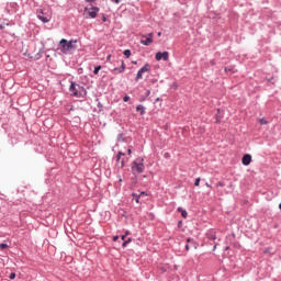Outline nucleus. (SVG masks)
I'll return each instance as SVG.
<instances>
[{"label": "nucleus", "mask_w": 281, "mask_h": 281, "mask_svg": "<svg viewBox=\"0 0 281 281\" xmlns=\"http://www.w3.org/2000/svg\"><path fill=\"white\" fill-rule=\"evenodd\" d=\"M77 43L78 40L67 41L66 38H61L59 42V52L65 55L70 54V52H76V49H78Z\"/></svg>", "instance_id": "1"}, {"label": "nucleus", "mask_w": 281, "mask_h": 281, "mask_svg": "<svg viewBox=\"0 0 281 281\" xmlns=\"http://www.w3.org/2000/svg\"><path fill=\"white\" fill-rule=\"evenodd\" d=\"M69 91L74 98H87V89L76 81H70Z\"/></svg>", "instance_id": "2"}, {"label": "nucleus", "mask_w": 281, "mask_h": 281, "mask_svg": "<svg viewBox=\"0 0 281 281\" xmlns=\"http://www.w3.org/2000/svg\"><path fill=\"white\" fill-rule=\"evenodd\" d=\"M146 170L144 165V158H137L132 162V172L133 175H142Z\"/></svg>", "instance_id": "3"}, {"label": "nucleus", "mask_w": 281, "mask_h": 281, "mask_svg": "<svg viewBox=\"0 0 281 281\" xmlns=\"http://www.w3.org/2000/svg\"><path fill=\"white\" fill-rule=\"evenodd\" d=\"M150 64H145L138 71L137 75L135 77V82H139V80H142L144 78V74L146 72H150Z\"/></svg>", "instance_id": "4"}, {"label": "nucleus", "mask_w": 281, "mask_h": 281, "mask_svg": "<svg viewBox=\"0 0 281 281\" xmlns=\"http://www.w3.org/2000/svg\"><path fill=\"white\" fill-rule=\"evenodd\" d=\"M85 12H88V16L90 19H95L98 16V12H100V8L98 7H91V8H85Z\"/></svg>", "instance_id": "5"}, {"label": "nucleus", "mask_w": 281, "mask_h": 281, "mask_svg": "<svg viewBox=\"0 0 281 281\" xmlns=\"http://www.w3.org/2000/svg\"><path fill=\"white\" fill-rule=\"evenodd\" d=\"M36 16L40 21H42V23H49L50 21L49 16H45V12L43 11V9L36 10Z\"/></svg>", "instance_id": "6"}, {"label": "nucleus", "mask_w": 281, "mask_h": 281, "mask_svg": "<svg viewBox=\"0 0 281 281\" xmlns=\"http://www.w3.org/2000/svg\"><path fill=\"white\" fill-rule=\"evenodd\" d=\"M153 36H155L154 33H148V35H143V38L140 40V45H145L148 47V45H151L153 43Z\"/></svg>", "instance_id": "7"}, {"label": "nucleus", "mask_w": 281, "mask_h": 281, "mask_svg": "<svg viewBox=\"0 0 281 281\" xmlns=\"http://www.w3.org/2000/svg\"><path fill=\"white\" fill-rule=\"evenodd\" d=\"M155 58H156V60H165V61H168L169 59H170V53H168L167 50H165V52H158V53H156V55H155Z\"/></svg>", "instance_id": "8"}, {"label": "nucleus", "mask_w": 281, "mask_h": 281, "mask_svg": "<svg viewBox=\"0 0 281 281\" xmlns=\"http://www.w3.org/2000/svg\"><path fill=\"white\" fill-rule=\"evenodd\" d=\"M205 237L207 238V240H209L210 243H214V240H216V229L210 228V229L205 233Z\"/></svg>", "instance_id": "9"}, {"label": "nucleus", "mask_w": 281, "mask_h": 281, "mask_svg": "<svg viewBox=\"0 0 281 281\" xmlns=\"http://www.w3.org/2000/svg\"><path fill=\"white\" fill-rule=\"evenodd\" d=\"M125 70H126V64H124V61H122L121 67L114 68L112 70V74H114V75L124 74Z\"/></svg>", "instance_id": "10"}, {"label": "nucleus", "mask_w": 281, "mask_h": 281, "mask_svg": "<svg viewBox=\"0 0 281 281\" xmlns=\"http://www.w3.org/2000/svg\"><path fill=\"white\" fill-rule=\"evenodd\" d=\"M241 164L243 166H249V164H251V155L249 154L244 155L241 158Z\"/></svg>", "instance_id": "11"}, {"label": "nucleus", "mask_w": 281, "mask_h": 281, "mask_svg": "<svg viewBox=\"0 0 281 281\" xmlns=\"http://www.w3.org/2000/svg\"><path fill=\"white\" fill-rule=\"evenodd\" d=\"M136 111L139 113V115H146V106L138 104L136 106Z\"/></svg>", "instance_id": "12"}, {"label": "nucleus", "mask_w": 281, "mask_h": 281, "mask_svg": "<svg viewBox=\"0 0 281 281\" xmlns=\"http://www.w3.org/2000/svg\"><path fill=\"white\" fill-rule=\"evenodd\" d=\"M187 243H189L190 247H194V249H198L199 247V244L191 237L187 238Z\"/></svg>", "instance_id": "13"}, {"label": "nucleus", "mask_w": 281, "mask_h": 281, "mask_svg": "<svg viewBox=\"0 0 281 281\" xmlns=\"http://www.w3.org/2000/svg\"><path fill=\"white\" fill-rule=\"evenodd\" d=\"M178 212L181 213V216H182L183 218H188V211H186L183 207L179 206V207H178Z\"/></svg>", "instance_id": "14"}, {"label": "nucleus", "mask_w": 281, "mask_h": 281, "mask_svg": "<svg viewBox=\"0 0 281 281\" xmlns=\"http://www.w3.org/2000/svg\"><path fill=\"white\" fill-rule=\"evenodd\" d=\"M236 68L234 67V66H229V67H225L224 68V71L227 74V71H229L231 74H235L236 72V70H235Z\"/></svg>", "instance_id": "15"}, {"label": "nucleus", "mask_w": 281, "mask_h": 281, "mask_svg": "<svg viewBox=\"0 0 281 281\" xmlns=\"http://www.w3.org/2000/svg\"><path fill=\"white\" fill-rule=\"evenodd\" d=\"M132 241H133L132 238L125 239V240L123 241V244H122L123 249L126 248V247L130 245V243H132Z\"/></svg>", "instance_id": "16"}, {"label": "nucleus", "mask_w": 281, "mask_h": 281, "mask_svg": "<svg viewBox=\"0 0 281 281\" xmlns=\"http://www.w3.org/2000/svg\"><path fill=\"white\" fill-rule=\"evenodd\" d=\"M272 248L271 247H267L263 249V254H266L267 256H273V254L271 252Z\"/></svg>", "instance_id": "17"}, {"label": "nucleus", "mask_w": 281, "mask_h": 281, "mask_svg": "<svg viewBox=\"0 0 281 281\" xmlns=\"http://www.w3.org/2000/svg\"><path fill=\"white\" fill-rule=\"evenodd\" d=\"M100 69H102V66L94 67V70H93L94 76H98V74H100Z\"/></svg>", "instance_id": "18"}, {"label": "nucleus", "mask_w": 281, "mask_h": 281, "mask_svg": "<svg viewBox=\"0 0 281 281\" xmlns=\"http://www.w3.org/2000/svg\"><path fill=\"white\" fill-rule=\"evenodd\" d=\"M158 269H159L160 273H166V271H168V268L165 266H159Z\"/></svg>", "instance_id": "19"}, {"label": "nucleus", "mask_w": 281, "mask_h": 281, "mask_svg": "<svg viewBox=\"0 0 281 281\" xmlns=\"http://www.w3.org/2000/svg\"><path fill=\"white\" fill-rule=\"evenodd\" d=\"M123 54H124L125 58H131V49H125L123 52Z\"/></svg>", "instance_id": "20"}, {"label": "nucleus", "mask_w": 281, "mask_h": 281, "mask_svg": "<svg viewBox=\"0 0 281 281\" xmlns=\"http://www.w3.org/2000/svg\"><path fill=\"white\" fill-rule=\"evenodd\" d=\"M200 183H201V178H196V179H195V182H194V186H195L196 188H199Z\"/></svg>", "instance_id": "21"}, {"label": "nucleus", "mask_w": 281, "mask_h": 281, "mask_svg": "<svg viewBox=\"0 0 281 281\" xmlns=\"http://www.w3.org/2000/svg\"><path fill=\"white\" fill-rule=\"evenodd\" d=\"M216 188H225V182H217Z\"/></svg>", "instance_id": "22"}, {"label": "nucleus", "mask_w": 281, "mask_h": 281, "mask_svg": "<svg viewBox=\"0 0 281 281\" xmlns=\"http://www.w3.org/2000/svg\"><path fill=\"white\" fill-rule=\"evenodd\" d=\"M120 140H122V142H124V134H119V136H117V142H120Z\"/></svg>", "instance_id": "23"}, {"label": "nucleus", "mask_w": 281, "mask_h": 281, "mask_svg": "<svg viewBox=\"0 0 281 281\" xmlns=\"http://www.w3.org/2000/svg\"><path fill=\"white\" fill-rule=\"evenodd\" d=\"M215 122L216 124H221V116L218 114H216L215 116Z\"/></svg>", "instance_id": "24"}, {"label": "nucleus", "mask_w": 281, "mask_h": 281, "mask_svg": "<svg viewBox=\"0 0 281 281\" xmlns=\"http://www.w3.org/2000/svg\"><path fill=\"white\" fill-rule=\"evenodd\" d=\"M259 122H260L261 125L269 124V122H267L265 119H260Z\"/></svg>", "instance_id": "25"}, {"label": "nucleus", "mask_w": 281, "mask_h": 281, "mask_svg": "<svg viewBox=\"0 0 281 281\" xmlns=\"http://www.w3.org/2000/svg\"><path fill=\"white\" fill-rule=\"evenodd\" d=\"M0 249H1V250L8 249V244H0Z\"/></svg>", "instance_id": "26"}, {"label": "nucleus", "mask_w": 281, "mask_h": 281, "mask_svg": "<svg viewBox=\"0 0 281 281\" xmlns=\"http://www.w3.org/2000/svg\"><path fill=\"white\" fill-rule=\"evenodd\" d=\"M10 280H14V278H16V273L14 272H11L10 276H9Z\"/></svg>", "instance_id": "27"}, {"label": "nucleus", "mask_w": 281, "mask_h": 281, "mask_svg": "<svg viewBox=\"0 0 281 281\" xmlns=\"http://www.w3.org/2000/svg\"><path fill=\"white\" fill-rule=\"evenodd\" d=\"M170 157H171V156H170V153H165V155H164V158H165V159H170Z\"/></svg>", "instance_id": "28"}, {"label": "nucleus", "mask_w": 281, "mask_h": 281, "mask_svg": "<svg viewBox=\"0 0 281 281\" xmlns=\"http://www.w3.org/2000/svg\"><path fill=\"white\" fill-rule=\"evenodd\" d=\"M126 166V162L124 161V158L121 159V168H124Z\"/></svg>", "instance_id": "29"}, {"label": "nucleus", "mask_w": 281, "mask_h": 281, "mask_svg": "<svg viewBox=\"0 0 281 281\" xmlns=\"http://www.w3.org/2000/svg\"><path fill=\"white\" fill-rule=\"evenodd\" d=\"M133 196L136 199V203H139V195H138V194L133 193Z\"/></svg>", "instance_id": "30"}, {"label": "nucleus", "mask_w": 281, "mask_h": 281, "mask_svg": "<svg viewBox=\"0 0 281 281\" xmlns=\"http://www.w3.org/2000/svg\"><path fill=\"white\" fill-rule=\"evenodd\" d=\"M128 100H131V97H128V95H125V97L123 98V102H128Z\"/></svg>", "instance_id": "31"}, {"label": "nucleus", "mask_w": 281, "mask_h": 281, "mask_svg": "<svg viewBox=\"0 0 281 281\" xmlns=\"http://www.w3.org/2000/svg\"><path fill=\"white\" fill-rule=\"evenodd\" d=\"M121 159H122V156L116 154V161L120 162Z\"/></svg>", "instance_id": "32"}, {"label": "nucleus", "mask_w": 281, "mask_h": 281, "mask_svg": "<svg viewBox=\"0 0 281 281\" xmlns=\"http://www.w3.org/2000/svg\"><path fill=\"white\" fill-rule=\"evenodd\" d=\"M119 239H120V236H117V235L113 237L114 243H117Z\"/></svg>", "instance_id": "33"}, {"label": "nucleus", "mask_w": 281, "mask_h": 281, "mask_svg": "<svg viewBox=\"0 0 281 281\" xmlns=\"http://www.w3.org/2000/svg\"><path fill=\"white\" fill-rule=\"evenodd\" d=\"M210 65H212V67H214V65H216V60L212 59V60L210 61Z\"/></svg>", "instance_id": "34"}, {"label": "nucleus", "mask_w": 281, "mask_h": 281, "mask_svg": "<svg viewBox=\"0 0 281 281\" xmlns=\"http://www.w3.org/2000/svg\"><path fill=\"white\" fill-rule=\"evenodd\" d=\"M186 251H190V244L189 243H187V245H186Z\"/></svg>", "instance_id": "35"}, {"label": "nucleus", "mask_w": 281, "mask_h": 281, "mask_svg": "<svg viewBox=\"0 0 281 281\" xmlns=\"http://www.w3.org/2000/svg\"><path fill=\"white\" fill-rule=\"evenodd\" d=\"M86 3H94V1H98V0H85Z\"/></svg>", "instance_id": "36"}, {"label": "nucleus", "mask_w": 281, "mask_h": 281, "mask_svg": "<svg viewBox=\"0 0 281 281\" xmlns=\"http://www.w3.org/2000/svg\"><path fill=\"white\" fill-rule=\"evenodd\" d=\"M127 155H130V157L133 155V150L131 148L127 149Z\"/></svg>", "instance_id": "37"}, {"label": "nucleus", "mask_w": 281, "mask_h": 281, "mask_svg": "<svg viewBox=\"0 0 281 281\" xmlns=\"http://www.w3.org/2000/svg\"><path fill=\"white\" fill-rule=\"evenodd\" d=\"M114 3L120 4L122 3V0H113Z\"/></svg>", "instance_id": "38"}, {"label": "nucleus", "mask_w": 281, "mask_h": 281, "mask_svg": "<svg viewBox=\"0 0 281 281\" xmlns=\"http://www.w3.org/2000/svg\"><path fill=\"white\" fill-rule=\"evenodd\" d=\"M117 155H120L121 157H124L126 154H124L123 151H119Z\"/></svg>", "instance_id": "39"}, {"label": "nucleus", "mask_w": 281, "mask_h": 281, "mask_svg": "<svg viewBox=\"0 0 281 281\" xmlns=\"http://www.w3.org/2000/svg\"><path fill=\"white\" fill-rule=\"evenodd\" d=\"M146 98H148V95H150V90H146Z\"/></svg>", "instance_id": "40"}, {"label": "nucleus", "mask_w": 281, "mask_h": 281, "mask_svg": "<svg viewBox=\"0 0 281 281\" xmlns=\"http://www.w3.org/2000/svg\"><path fill=\"white\" fill-rule=\"evenodd\" d=\"M121 240H126V235H122Z\"/></svg>", "instance_id": "41"}, {"label": "nucleus", "mask_w": 281, "mask_h": 281, "mask_svg": "<svg viewBox=\"0 0 281 281\" xmlns=\"http://www.w3.org/2000/svg\"><path fill=\"white\" fill-rule=\"evenodd\" d=\"M217 245H218V244H214V246H213V251H216Z\"/></svg>", "instance_id": "42"}, {"label": "nucleus", "mask_w": 281, "mask_h": 281, "mask_svg": "<svg viewBox=\"0 0 281 281\" xmlns=\"http://www.w3.org/2000/svg\"><path fill=\"white\" fill-rule=\"evenodd\" d=\"M109 60H111V55H108V57H106L108 63H109Z\"/></svg>", "instance_id": "43"}, {"label": "nucleus", "mask_w": 281, "mask_h": 281, "mask_svg": "<svg viewBox=\"0 0 281 281\" xmlns=\"http://www.w3.org/2000/svg\"><path fill=\"white\" fill-rule=\"evenodd\" d=\"M206 188H212V184H209L207 182H205Z\"/></svg>", "instance_id": "44"}, {"label": "nucleus", "mask_w": 281, "mask_h": 281, "mask_svg": "<svg viewBox=\"0 0 281 281\" xmlns=\"http://www.w3.org/2000/svg\"><path fill=\"white\" fill-rule=\"evenodd\" d=\"M130 234H131V232H130V231H126L124 235H125V236H128Z\"/></svg>", "instance_id": "45"}, {"label": "nucleus", "mask_w": 281, "mask_h": 281, "mask_svg": "<svg viewBox=\"0 0 281 281\" xmlns=\"http://www.w3.org/2000/svg\"><path fill=\"white\" fill-rule=\"evenodd\" d=\"M158 36H161V32H158Z\"/></svg>", "instance_id": "46"}, {"label": "nucleus", "mask_w": 281, "mask_h": 281, "mask_svg": "<svg viewBox=\"0 0 281 281\" xmlns=\"http://www.w3.org/2000/svg\"><path fill=\"white\" fill-rule=\"evenodd\" d=\"M279 210L281 211V203L279 204Z\"/></svg>", "instance_id": "47"}, {"label": "nucleus", "mask_w": 281, "mask_h": 281, "mask_svg": "<svg viewBox=\"0 0 281 281\" xmlns=\"http://www.w3.org/2000/svg\"><path fill=\"white\" fill-rule=\"evenodd\" d=\"M103 21H106V18H105V16H103Z\"/></svg>", "instance_id": "48"}, {"label": "nucleus", "mask_w": 281, "mask_h": 281, "mask_svg": "<svg viewBox=\"0 0 281 281\" xmlns=\"http://www.w3.org/2000/svg\"><path fill=\"white\" fill-rule=\"evenodd\" d=\"M173 87H175V89H177L178 86H177V85H173Z\"/></svg>", "instance_id": "49"}]
</instances>
